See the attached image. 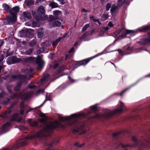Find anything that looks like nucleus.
<instances>
[{"label": "nucleus", "mask_w": 150, "mask_h": 150, "mask_svg": "<svg viewBox=\"0 0 150 150\" xmlns=\"http://www.w3.org/2000/svg\"><path fill=\"white\" fill-rule=\"evenodd\" d=\"M10 126L11 124L9 122H7L3 125L0 129V135L8 131Z\"/></svg>", "instance_id": "9b49d317"}, {"label": "nucleus", "mask_w": 150, "mask_h": 150, "mask_svg": "<svg viewBox=\"0 0 150 150\" xmlns=\"http://www.w3.org/2000/svg\"><path fill=\"white\" fill-rule=\"evenodd\" d=\"M52 22V25L53 27H59L61 25V23L58 21H53Z\"/></svg>", "instance_id": "b1692460"}, {"label": "nucleus", "mask_w": 150, "mask_h": 150, "mask_svg": "<svg viewBox=\"0 0 150 150\" xmlns=\"http://www.w3.org/2000/svg\"><path fill=\"white\" fill-rule=\"evenodd\" d=\"M19 8L18 6L13 7L10 11V14L7 17V20L9 24L11 23L14 22L16 20V15L19 11Z\"/></svg>", "instance_id": "6e6552de"}, {"label": "nucleus", "mask_w": 150, "mask_h": 150, "mask_svg": "<svg viewBox=\"0 0 150 150\" xmlns=\"http://www.w3.org/2000/svg\"><path fill=\"white\" fill-rule=\"evenodd\" d=\"M13 105H12L10 108H8V110L5 112L2 115V117L6 119L11 117V110L13 108Z\"/></svg>", "instance_id": "4468645a"}, {"label": "nucleus", "mask_w": 150, "mask_h": 150, "mask_svg": "<svg viewBox=\"0 0 150 150\" xmlns=\"http://www.w3.org/2000/svg\"><path fill=\"white\" fill-rule=\"evenodd\" d=\"M50 5L52 8H56L58 6L57 4L55 3H50Z\"/></svg>", "instance_id": "4c0bfd02"}, {"label": "nucleus", "mask_w": 150, "mask_h": 150, "mask_svg": "<svg viewBox=\"0 0 150 150\" xmlns=\"http://www.w3.org/2000/svg\"><path fill=\"white\" fill-rule=\"evenodd\" d=\"M32 14L33 16L36 19H39V18H38V17H37L36 16V13L35 12V11H32Z\"/></svg>", "instance_id": "a18cd8bd"}, {"label": "nucleus", "mask_w": 150, "mask_h": 150, "mask_svg": "<svg viewBox=\"0 0 150 150\" xmlns=\"http://www.w3.org/2000/svg\"><path fill=\"white\" fill-rule=\"evenodd\" d=\"M123 133V131H122L121 132H117L113 134V136L114 137H117L119 134H120L121 133Z\"/></svg>", "instance_id": "79ce46f5"}, {"label": "nucleus", "mask_w": 150, "mask_h": 150, "mask_svg": "<svg viewBox=\"0 0 150 150\" xmlns=\"http://www.w3.org/2000/svg\"><path fill=\"white\" fill-rule=\"evenodd\" d=\"M38 37L39 38L42 37L44 35L43 28H40L37 31Z\"/></svg>", "instance_id": "6ab92c4d"}, {"label": "nucleus", "mask_w": 150, "mask_h": 150, "mask_svg": "<svg viewBox=\"0 0 150 150\" xmlns=\"http://www.w3.org/2000/svg\"><path fill=\"white\" fill-rule=\"evenodd\" d=\"M102 54V53L98 54L94 57H91L89 59H85L81 61H80L78 62H72L71 63V64H67V66L68 65L69 66H70V67L69 68V69H72V67H73V68L72 69V70H74L77 67L81 65H86L88 62H89L92 59H93L95 57H96L98 56L101 55Z\"/></svg>", "instance_id": "0eeeda50"}, {"label": "nucleus", "mask_w": 150, "mask_h": 150, "mask_svg": "<svg viewBox=\"0 0 150 150\" xmlns=\"http://www.w3.org/2000/svg\"><path fill=\"white\" fill-rule=\"evenodd\" d=\"M28 121L31 126H36L38 125V122L35 121H33L31 119H29Z\"/></svg>", "instance_id": "412c9836"}, {"label": "nucleus", "mask_w": 150, "mask_h": 150, "mask_svg": "<svg viewBox=\"0 0 150 150\" xmlns=\"http://www.w3.org/2000/svg\"><path fill=\"white\" fill-rule=\"evenodd\" d=\"M44 61L42 59V55H38L37 58L36 63L38 65L37 69H41L44 64Z\"/></svg>", "instance_id": "f8f14e48"}, {"label": "nucleus", "mask_w": 150, "mask_h": 150, "mask_svg": "<svg viewBox=\"0 0 150 150\" xmlns=\"http://www.w3.org/2000/svg\"><path fill=\"white\" fill-rule=\"evenodd\" d=\"M4 59V57L2 55H1L0 56V63Z\"/></svg>", "instance_id": "5fc2aeb1"}, {"label": "nucleus", "mask_w": 150, "mask_h": 150, "mask_svg": "<svg viewBox=\"0 0 150 150\" xmlns=\"http://www.w3.org/2000/svg\"><path fill=\"white\" fill-rule=\"evenodd\" d=\"M81 11L82 12H84V13H86V12H88V10H86L85 8L82 9L81 10Z\"/></svg>", "instance_id": "bf43d9fd"}, {"label": "nucleus", "mask_w": 150, "mask_h": 150, "mask_svg": "<svg viewBox=\"0 0 150 150\" xmlns=\"http://www.w3.org/2000/svg\"><path fill=\"white\" fill-rule=\"evenodd\" d=\"M4 43V41L1 40H0V48L2 45Z\"/></svg>", "instance_id": "0e129e2a"}, {"label": "nucleus", "mask_w": 150, "mask_h": 150, "mask_svg": "<svg viewBox=\"0 0 150 150\" xmlns=\"http://www.w3.org/2000/svg\"><path fill=\"white\" fill-rule=\"evenodd\" d=\"M36 42L35 40H33L29 43V45L30 47H33L36 44Z\"/></svg>", "instance_id": "72a5a7b5"}, {"label": "nucleus", "mask_w": 150, "mask_h": 150, "mask_svg": "<svg viewBox=\"0 0 150 150\" xmlns=\"http://www.w3.org/2000/svg\"><path fill=\"white\" fill-rule=\"evenodd\" d=\"M150 28V26L149 25L140 27L134 30H125L122 28L115 31L114 33V34L116 37L122 38H125L127 34H129L130 36H132L138 32L144 31L149 29Z\"/></svg>", "instance_id": "7ed1b4c3"}, {"label": "nucleus", "mask_w": 150, "mask_h": 150, "mask_svg": "<svg viewBox=\"0 0 150 150\" xmlns=\"http://www.w3.org/2000/svg\"><path fill=\"white\" fill-rule=\"evenodd\" d=\"M62 4H64L66 2L64 0H58Z\"/></svg>", "instance_id": "3c124183"}, {"label": "nucleus", "mask_w": 150, "mask_h": 150, "mask_svg": "<svg viewBox=\"0 0 150 150\" xmlns=\"http://www.w3.org/2000/svg\"><path fill=\"white\" fill-rule=\"evenodd\" d=\"M111 4L110 3H108L106 5V10L107 11H108L111 7Z\"/></svg>", "instance_id": "37998d69"}, {"label": "nucleus", "mask_w": 150, "mask_h": 150, "mask_svg": "<svg viewBox=\"0 0 150 150\" xmlns=\"http://www.w3.org/2000/svg\"><path fill=\"white\" fill-rule=\"evenodd\" d=\"M109 29V28L108 27H104L102 29V31L103 32V33L105 31H107Z\"/></svg>", "instance_id": "de8ad7c7"}, {"label": "nucleus", "mask_w": 150, "mask_h": 150, "mask_svg": "<svg viewBox=\"0 0 150 150\" xmlns=\"http://www.w3.org/2000/svg\"><path fill=\"white\" fill-rule=\"evenodd\" d=\"M23 13L25 18L29 19H31V15L30 12L26 11L23 12Z\"/></svg>", "instance_id": "5701e85b"}, {"label": "nucleus", "mask_w": 150, "mask_h": 150, "mask_svg": "<svg viewBox=\"0 0 150 150\" xmlns=\"http://www.w3.org/2000/svg\"><path fill=\"white\" fill-rule=\"evenodd\" d=\"M87 115H88L83 112L75 113L69 116H60L59 120L61 122H63L64 120H72L73 122H69L68 125L70 126L75 125V127L74 129V131L77 132L80 134H84L86 132L85 128V124L84 122H80L76 120L77 118L84 117Z\"/></svg>", "instance_id": "f03ea898"}, {"label": "nucleus", "mask_w": 150, "mask_h": 150, "mask_svg": "<svg viewBox=\"0 0 150 150\" xmlns=\"http://www.w3.org/2000/svg\"><path fill=\"white\" fill-rule=\"evenodd\" d=\"M33 93L32 91L30 92L23 91L18 96L16 93L14 94L13 96H11V99L16 98L17 99L21 98L22 99L26 100L31 97Z\"/></svg>", "instance_id": "1a4fd4ad"}, {"label": "nucleus", "mask_w": 150, "mask_h": 150, "mask_svg": "<svg viewBox=\"0 0 150 150\" xmlns=\"http://www.w3.org/2000/svg\"><path fill=\"white\" fill-rule=\"evenodd\" d=\"M90 19L93 21L94 22H97L99 24H100V23L98 19H95L94 17L93 16H92L90 17Z\"/></svg>", "instance_id": "2f4dec72"}, {"label": "nucleus", "mask_w": 150, "mask_h": 150, "mask_svg": "<svg viewBox=\"0 0 150 150\" xmlns=\"http://www.w3.org/2000/svg\"><path fill=\"white\" fill-rule=\"evenodd\" d=\"M19 33L21 35L22 34V35H20V36L21 37H23V35L24 34V31H20L19 32Z\"/></svg>", "instance_id": "603ef678"}, {"label": "nucleus", "mask_w": 150, "mask_h": 150, "mask_svg": "<svg viewBox=\"0 0 150 150\" xmlns=\"http://www.w3.org/2000/svg\"><path fill=\"white\" fill-rule=\"evenodd\" d=\"M84 143L80 144L79 143H76L75 144V145L78 147H82L84 146Z\"/></svg>", "instance_id": "e433bc0d"}, {"label": "nucleus", "mask_w": 150, "mask_h": 150, "mask_svg": "<svg viewBox=\"0 0 150 150\" xmlns=\"http://www.w3.org/2000/svg\"><path fill=\"white\" fill-rule=\"evenodd\" d=\"M44 47L40 48L37 51V53L38 54L40 53L44 52Z\"/></svg>", "instance_id": "58836bf2"}, {"label": "nucleus", "mask_w": 150, "mask_h": 150, "mask_svg": "<svg viewBox=\"0 0 150 150\" xmlns=\"http://www.w3.org/2000/svg\"><path fill=\"white\" fill-rule=\"evenodd\" d=\"M20 61V60L19 59L16 57L13 56L8 58L7 62L8 64L10 65L11 64H15L19 62Z\"/></svg>", "instance_id": "2eb2a0df"}, {"label": "nucleus", "mask_w": 150, "mask_h": 150, "mask_svg": "<svg viewBox=\"0 0 150 150\" xmlns=\"http://www.w3.org/2000/svg\"><path fill=\"white\" fill-rule=\"evenodd\" d=\"M132 140L134 143V145L130 146L127 144L125 145L121 142H118L117 143L116 145L118 147H120L122 148V150H127L129 147H133L136 146H137L138 147H143L145 146L150 143V142L149 141L145 140L143 142L137 141L135 136H133L132 137Z\"/></svg>", "instance_id": "39448f33"}, {"label": "nucleus", "mask_w": 150, "mask_h": 150, "mask_svg": "<svg viewBox=\"0 0 150 150\" xmlns=\"http://www.w3.org/2000/svg\"><path fill=\"white\" fill-rule=\"evenodd\" d=\"M33 71V69H29L27 68L26 69H22L21 70V71L22 73H24L27 74H29L32 73Z\"/></svg>", "instance_id": "4be33fe9"}, {"label": "nucleus", "mask_w": 150, "mask_h": 150, "mask_svg": "<svg viewBox=\"0 0 150 150\" xmlns=\"http://www.w3.org/2000/svg\"><path fill=\"white\" fill-rule=\"evenodd\" d=\"M85 33V34H83V35L82 36V37L80 39H83V38H84L85 36H86V33Z\"/></svg>", "instance_id": "774afa93"}, {"label": "nucleus", "mask_w": 150, "mask_h": 150, "mask_svg": "<svg viewBox=\"0 0 150 150\" xmlns=\"http://www.w3.org/2000/svg\"><path fill=\"white\" fill-rule=\"evenodd\" d=\"M29 88L31 89H34L36 87V86L34 85H29L28 86Z\"/></svg>", "instance_id": "49530a36"}, {"label": "nucleus", "mask_w": 150, "mask_h": 150, "mask_svg": "<svg viewBox=\"0 0 150 150\" xmlns=\"http://www.w3.org/2000/svg\"><path fill=\"white\" fill-rule=\"evenodd\" d=\"M61 12L58 10L54 11L53 14L54 16L50 15L49 16V19L50 21H53L57 20L58 18V16L59 15V13Z\"/></svg>", "instance_id": "ddd939ff"}, {"label": "nucleus", "mask_w": 150, "mask_h": 150, "mask_svg": "<svg viewBox=\"0 0 150 150\" xmlns=\"http://www.w3.org/2000/svg\"><path fill=\"white\" fill-rule=\"evenodd\" d=\"M25 25L30 26V23L27 22L25 23Z\"/></svg>", "instance_id": "338daca9"}, {"label": "nucleus", "mask_w": 150, "mask_h": 150, "mask_svg": "<svg viewBox=\"0 0 150 150\" xmlns=\"http://www.w3.org/2000/svg\"><path fill=\"white\" fill-rule=\"evenodd\" d=\"M27 75H19L13 74L11 76V79L9 80V82L13 81L15 79H18L20 82H18L17 85L15 87L14 90L17 91L20 90L22 83L23 82L25 81Z\"/></svg>", "instance_id": "423d86ee"}, {"label": "nucleus", "mask_w": 150, "mask_h": 150, "mask_svg": "<svg viewBox=\"0 0 150 150\" xmlns=\"http://www.w3.org/2000/svg\"><path fill=\"white\" fill-rule=\"evenodd\" d=\"M64 69L65 68H64V67H61L60 68L58 72L56 73L57 74H58L60 73L61 72H62V71H64Z\"/></svg>", "instance_id": "a19ab883"}, {"label": "nucleus", "mask_w": 150, "mask_h": 150, "mask_svg": "<svg viewBox=\"0 0 150 150\" xmlns=\"http://www.w3.org/2000/svg\"><path fill=\"white\" fill-rule=\"evenodd\" d=\"M44 91V89H41L38 90L37 92L36 95H38L40 93H43Z\"/></svg>", "instance_id": "c9c22d12"}, {"label": "nucleus", "mask_w": 150, "mask_h": 150, "mask_svg": "<svg viewBox=\"0 0 150 150\" xmlns=\"http://www.w3.org/2000/svg\"><path fill=\"white\" fill-rule=\"evenodd\" d=\"M19 115L18 113L14 114L11 117V121H15L16 120L18 116Z\"/></svg>", "instance_id": "a878e982"}, {"label": "nucleus", "mask_w": 150, "mask_h": 150, "mask_svg": "<svg viewBox=\"0 0 150 150\" xmlns=\"http://www.w3.org/2000/svg\"><path fill=\"white\" fill-rule=\"evenodd\" d=\"M119 105L120 108L115 109L113 111H111L109 110L106 109L105 110L104 114H97L94 116L91 117L89 119H99L101 118H108L113 114L120 113L122 111L125 109L126 107L124 104L121 101H120Z\"/></svg>", "instance_id": "20e7f679"}, {"label": "nucleus", "mask_w": 150, "mask_h": 150, "mask_svg": "<svg viewBox=\"0 0 150 150\" xmlns=\"http://www.w3.org/2000/svg\"><path fill=\"white\" fill-rule=\"evenodd\" d=\"M127 3V2L125 1V0H118L116 7L115 4H113L112 5L110 9L111 13L112 14L115 11L117 7H118L119 6H120L124 4H126Z\"/></svg>", "instance_id": "9d476101"}, {"label": "nucleus", "mask_w": 150, "mask_h": 150, "mask_svg": "<svg viewBox=\"0 0 150 150\" xmlns=\"http://www.w3.org/2000/svg\"><path fill=\"white\" fill-rule=\"evenodd\" d=\"M11 86H8L7 87V88L9 92L10 93L11 92V90L9 88H11Z\"/></svg>", "instance_id": "052dcab7"}, {"label": "nucleus", "mask_w": 150, "mask_h": 150, "mask_svg": "<svg viewBox=\"0 0 150 150\" xmlns=\"http://www.w3.org/2000/svg\"><path fill=\"white\" fill-rule=\"evenodd\" d=\"M74 51V48L73 47L71 48L69 52V53H72Z\"/></svg>", "instance_id": "e2e57ef3"}, {"label": "nucleus", "mask_w": 150, "mask_h": 150, "mask_svg": "<svg viewBox=\"0 0 150 150\" xmlns=\"http://www.w3.org/2000/svg\"><path fill=\"white\" fill-rule=\"evenodd\" d=\"M68 79L71 80V82L72 83H73L75 82V80L74 79H71V77L70 76H68Z\"/></svg>", "instance_id": "13d9d810"}, {"label": "nucleus", "mask_w": 150, "mask_h": 150, "mask_svg": "<svg viewBox=\"0 0 150 150\" xmlns=\"http://www.w3.org/2000/svg\"><path fill=\"white\" fill-rule=\"evenodd\" d=\"M149 42H150V34H149V38L148 39L142 40L139 42H138L142 45H145Z\"/></svg>", "instance_id": "a211bd4d"}, {"label": "nucleus", "mask_w": 150, "mask_h": 150, "mask_svg": "<svg viewBox=\"0 0 150 150\" xmlns=\"http://www.w3.org/2000/svg\"><path fill=\"white\" fill-rule=\"evenodd\" d=\"M0 150H11V149H10L9 148H4L3 149Z\"/></svg>", "instance_id": "69168bd1"}, {"label": "nucleus", "mask_w": 150, "mask_h": 150, "mask_svg": "<svg viewBox=\"0 0 150 150\" xmlns=\"http://www.w3.org/2000/svg\"><path fill=\"white\" fill-rule=\"evenodd\" d=\"M3 7L4 9L7 11H8L10 9V7L7 4H4L3 5Z\"/></svg>", "instance_id": "7c9ffc66"}, {"label": "nucleus", "mask_w": 150, "mask_h": 150, "mask_svg": "<svg viewBox=\"0 0 150 150\" xmlns=\"http://www.w3.org/2000/svg\"><path fill=\"white\" fill-rule=\"evenodd\" d=\"M34 58L32 57H29L25 58V61L29 62H31L34 60Z\"/></svg>", "instance_id": "c756f323"}, {"label": "nucleus", "mask_w": 150, "mask_h": 150, "mask_svg": "<svg viewBox=\"0 0 150 150\" xmlns=\"http://www.w3.org/2000/svg\"><path fill=\"white\" fill-rule=\"evenodd\" d=\"M9 102V99L8 98L7 99V101H4L3 104L4 105H6L8 104Z\"/></svg>", "instance_id": "864d4df0"}, {"label": "nucleus", "mask_w": 150, "mask_h": 150, "mask_svg": "<svg viewBox=\"0 0 150 150\" xmlns=\"http://www.w3.org/2000/svg\"><path fill=\"white\" fill-rule=\"evenodd\" d=\"M59 64L57 61H55L53 67L54 69L56 68L59 66Z\"/></svg>", "instance_id": "c03bdc74"}, {"label": "nucleus", "mask_w": 150, "mask_h": 150, "mask_svg": "<svg viewBox=\"0 0 150 150\" xmlns=\"http://www.w3.org/2000/svg\"><path fill=\"white\" fill-rule=\"evenodd\" d=\"M108 25L110 27H112L113 26L114 24L111 21H110L108 23Z\"/></svg>", "instance_id": "09e8293b"}, {"label": "nucleus", "mask_w": 150, "mask_h": 150, "mask_svg": "<svg viewBox=\"0 0 150 150\" xmlns=\"http://www.w3.org/2000/svg\"><path fill=\"white\" fill-rule=\"evenodd\" d=\"M49 94L48 93L47 94L46 96V100H45L43 102V103L40 106V107H42L44 104L45 103L46 100H51L50 98V97L49 96Z\"/></svg>", "instance_id": "473e14b6"}, {"label": "nucleus", "mask_w": 150, "mask_h": 150, "mask_svg": "<svg viewBox=\"0 0 150 150\" xmlns=\"http://www.w3.org/2000/svg\"><path fill=\"white\" fill-rule=\"evenodd\" d=\"M47 120L46 118H42L40 119L39 120V121L40 122L45 123L46 122Z\"/></svg>", "instance_id": "ea45409f"}, {"label": "nucleus", "mask_w": 150, "mask_h": 150, "mask_svg": "<svg viewBox=\"0 0 150 150\" xmlns=\"http://www.w3.org/2000/svg\"><path fill=\"white\" fill-rule=\"evenodd\" d=\"M96 105H93L91 107V112H96L98 108Z\"/></svg>", "instance_id": "bb28decb"}, {"label": "nucleus", "mask_w": 150, "mask_h": 150, "mask_svg": "<svg viewBox=\"0 0 150 150\" xmlns=\"http://www.w3.org/2000/svg\"><path fill=\"white\" fill-rule=\"evenodd\" d=\"M45 10L44 7L41 6L39 7L37 10V13L39 15L44 14L45 12Z\"/></svg>", "instance_id": "aec40b11"}, {"label": "nucleus", "mask_w": 150, "mask_h": 150, "mask_svg": "<svg viewBox=\"0 0 150 150\" xmlns=\"http://www.w3.org/2000/svg\"><path fill=\"white\" fill-rule=\"evenodd\" d=\"M50 79L49 75L47 73L43 74V77L41 79L40 83L43 84L46 82Z\"/></svg>", "instance_id": "dca6fc26"}, {"label": "nucleus", "mask_w": 150, "mask_h": 150, "mask_svg": "<svg viewBox=\"0 0 150 150\" xmlns=\"http://www.w3.org/2000/svg\"><path fill=\"white\" fill-rule=\"evenodd\" d=\"M89 26V24H86L82 29V31H85L87 28Z\"/></svg>", "instance_id": "f704fd0d"}, {"label": "nucleus", "mask_w": 150, "mask_h": 150, "mask_svg": "<svg viewBox=\"0 0 150 150\" xmlns=\"http://www.w3.org/2000/svg\"><path fill=\"white\" fill-rule=\"evenodd\" d=\"M60 125L61 124L57 121L51 122L43 129L38 132L35 134H33L29 137H25V139L17 141L12 148H17L26 145L28 143L27 140L34 139L36 137L41 138L43 137L50 136V134L52 132L53 129L55 128L59 127Z\"/></svg>", "instance_id": "f257e3e1"}, {"label": "nucleus", "mask_w": 150, "mask_h": 150, "mask_svg": "<svg viewBox=\"0 0 150 150\" xmlns=\"http://www.w3.org/2000/svg\"><path fill=\"white\" fill-rule=\"evenodd\" d=\"M130 88V87H129V88L126 89H125V90H124V91H122L121 92V93L120 94V95H121V96H122V94L123 93H124V92H125V91H127V90H128Z\"/></svg>", "instance_id": "8fccbe9b"}, {"label": "nucleus", "mask_w": 150, "mask_h": 150, "mask_svg": "<svg viewBox=\"0 0 150 150\" xmlns=\"http://www.w3.org/2000/svg\"><path fill=\"white\" fill-rule=\"evenodd\" d=\"M108 15L107 14H103L102 16V19L103 21H105L108 19Z\"/></svg>", "instance_id": "c85d7f7f"}, {"label": "nucleus", "mask_w": 150, "mask_h": 150, "mask_svg": "<svg viewBox=\"0 0 150 150\" xmlns=\"http://www.w3.org/2000/svg\"><path fill=\"white\" fill-rule=\"evenodd\" d=\"M63 38V37H59L55 41L53 42L52 43V45L53 46H56L59 42Z\"/></svg>", "instance_id": "393cba45"}, {"label": "nucleus", "mask_w": 150, "mask_h": 150, "mask_svg": "<svg viewBox=\"0 0 150 150\" xmlns=\"http://www.w3.org/2000/svg\"><path fill=\"white\" fill-rule=\"evenodd\" d=\"M20 107L21 109L20 110L21 115H22L23 113L24 110H27L29 108L28 107L24 105V102L23 101L21 103Z\"/></svg>", "instance_id": "f3484780"}, {"label": "nucleus", "mask_w": 150, "mask_h": 150, "mask_svg": "<svg viewBox=\"0 0 150 150\" xmlns=\"http://www.w3.org/2000/svg\"><path fill=\"white\" fill-rule=\"evenodd\" d=\"M40 116L44 118H46L45 115L44 113H41L40 115Z\"/></svg>", "instance_id": "680f3d73"}, {"label": "nucleus", "mask_w": 150, "mask_h": 150, "mask_svg": "<svg viewBox=\"0 0 150 150\" xmlns=\"http://www.w3.org/2000/svg\"><path fill=\"white\" fill-rule=\"evenodd\" d=\"M97 76L96 77V78L98 79H100L101 78L102 76L101 74H98Z\"/></svg>", "instance_id": "4d7b16f0"}, {"label": "nucleus", "mask_w": 150, "mask_h": 150, "mask_svg": "<svg viewBox=\"0 0 150 150\" xmlns=\"http://www.w3.org/2000/svg\"><path fill=\"white\" fill-rule=\"evenodd\" d=\"M4 74L6 75L4 77H2L5 80H7L8 78V75H6V73H5Z\"/></svg>", "instance_id": "6e6d98bb"}, {"label": "nucleus", "mask_w": 150, "mask_h": 150, "mask_svg": "<svg viewBox=\"0 0 150 150\" xmlns=\"http://www.w3.org/2000/svg\"><path fill=\"white\" fill-rule=\"evenodd\" d=\"M33 48L30 49L26 51L24 53L25 55H30L33 52Z\"/></svg>", "instance_id": "cd10ccee"}]
</instances>
